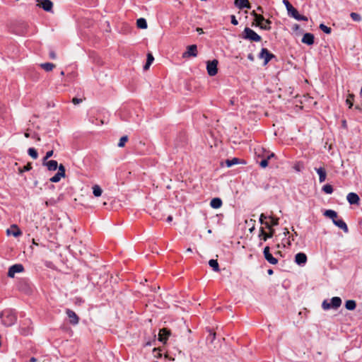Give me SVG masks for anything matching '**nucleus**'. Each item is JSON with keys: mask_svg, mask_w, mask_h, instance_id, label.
<instances>
[{"mask_svg": "<svg viewBox=\"0 0 362 362\" xmlns=\"http://www.w3.org/2000/svg\"><path fill=\"white\" fill-rule=\"evenodd\" d=\"M53 153H54V152H53V151H52V150L47 151V152L46 153L45 156V157L43 158V159H42V162H46V161H47V160H48V159H49L50 157H52V156Z\"/></svg>", "mask_w": 362, "mask_h": 362, "instance_id": "obj_43", "label": "nucleus"}, {"mask_svg": "<svg viewBox=\"0 0 362 362\" xmlns=\"http://www.w3.org/2000/svg\"><path fill=\"white\" fill-rule=\"evenodd\" d=\"M196 30H197V32H198V33H199V34H200V35H201V34H202V33H204L203 29H202V28H197Z\"/></svg>", "mask_w": 362, "mask_h": 362, "instance_id": "obj_56", "label": "nucleus"}, {"mask_svg": "<svg viewBox=\"0 0 362 362\" xmlns=\"http://www.w3.org/2000/svg\"><path fill=\"white\" fill-rule=\"evenodd\" d=\"M28 153L33 159H37L38 157L37 151L34 148H29L28 150Z\"/></svg>", "mask_w": 362, "mask_h": 362, "instance_id": "obj_32", "label": "nucleus"}, {"mask_svg": "<svg viewBox=\"0 0 362 362\" xmlns=\"http://www.w3.org/2000/svg\"><path fill=\"white\" fill-rule=\"evenodd\" d=\"M33 137L35 138L37 141H40V137L37 134H34Z\"/></svg>", "mask_w": 362, "mask_h": 362, "instance_id": "obj_58", "label": "nucleus"}, {"mask_svg": "<svg viewBox=\"0 0 362 362\" xmlns=\"http://www.w3.org/2000/svg\"><path fill=\"white\" fill-rule=\"evenodd\" d=\"M58 173L62 177H64L65 175H66V173H65V167L62 165V164H60L59 166H58Z\"/></svg>", "mask_w": 362, "mask_h": 362, "instance_id": "obj_39", "label": "nucleus"}, {"mask_svg": "<svg viewBox=\"0 0 362 362\" xmlns=\"http://www.w3.org/2000/svg\"><path fill=\"white\" fill-rule=\"evenodd\" d=\"M24 267L21 264H16L10 267L8 272V276L13 278L16 273H20L23 272Z\"/></svg>", "mask_w": 362, "mask_h": 362, "instance_id": "obj_6", "label": "nucleus"}, {"mask_svg": "<svg viewBox=\"0 0 362 362\" xmlns=\"http://www.w3.org/2000/svg\"><path fill=\"white\" fill-rule=\"evenodd\" d=\"M37 6L42 8L45 11H51L53 4L50 0H37Z\"/></svg>", "mask_w": 362, "mask_h": 362, "instance_id": "obj_9", "label": "nucleus"}, {"mask_svg": "<svg viewBox=\"0 0 362 362\" xmlns=\"http://www.w3.org/2000/svg\"><path fill=\"white\" fill-rule=\"evenodd\" d=\"M218 62L217 59H214L212 61H208L206 62V70L207 73L210 76H214L218 73Z\"/></svg>", "mask_w": 362, "mask_h": 362, "instance_id": "obj_4", "label": "nucleus"}, {"mask_svg": "<svg viewBox=\"0 0 362 362\" xmlns=\"http://www.w3.org/2000/svg\"><path fill=\"white\" fill-rule=\"evenodd\" d=\"M299 28H300V26L298 24L293 25V26L292 28L293 31H297Z\"/></svg>", "mask_w": 362, "mask_h": 362, "instance_id": "obj_54", "label": "nucleus"}, {"mask_svg": "<svg viewBox=\"0 0 362 362\" xmlns=\"http://www.w3.org/2000/svg\"><path fill=\"white\" fill-rule=\"evenodd\" d=\"M247 59H248L249 60L252 61H252H254V56H253V54H251V53H250V54H249L247 55Z\"/></svg>", "mask_w": 362, "mask_h": 362, "instance_id": "obj_55", "label": "nucleus"}, {"mask_svg": "<svg viewBox=\"0 0 362 362\" xmlns=\"http://www.w3.org/2000/svg\"><path fill=\"white\" fill-rule=\"evenodd\" d=\"M255 21H257V25L259 26V24H262L264 21H265V18L259 14L258 16H256Z\"/></svg>", "mask_w": 362, "mask_h": 362, "instance_id": "obj_42", "label": "nucleus"}, {"mask_svg": "<svg viewBox=\"0 0 362 362\" xmlns=\"http://www.w3.org/2000/svg\"><path fill=\"white\" fill-rule=\"evenodd\" d=\"M31 169H32V165L30 163H28L23 168H19V173L22 174L24 172L30 170Z\"/></svg>", "mask_w": 362, "mask_h": 362, "instance_id": "obj_38", "label": "nucleus"}, {"mask_svg": "<svg viewBox=\"0 0 362 362\" xmlns=\"http://www.w3.org/2000/svg\"><path fill=\"white\" fill-rule=\"evenodd\" d=\"M37 361V358H35V357H32L30 358L29 362H36Z\"/></svg>", "mask_w": 362, "mask_h": 362, "instance_id": "obj_60", "label": "nucleus"}, {"mask_svg": "<svg viewBox=\"0 0 362 362\" xmlns=\"http://www.w3.org/2000/svg\"><path fill=\"white\" fill-rule=\"evenodd\" d=\"M283 3L286 6L287 11H288V10H290V8L293 7V6L290 4V2L288 0H283Z\"/></svg>", "mask_w": 362, "mask_h": 362, "instance_id": "obj_47", "label": "nucleus"}, {"mask_svg": "<svg viewBox=\"0 0 362 362\" xmlns=\"http://www.w3.org/2000/svg\"><path fill=\"white\" fill-rule=\"evenodd\" d=\"M346 199L350 204H358L360 201L358 195L354 192L349 193Z\"/></svg>", "mask_w": 362, "mask_h": 362, "instance_id": "obj_14", "label": "nucleus"}, {"mask_svg": "<svg viewBox=\"0 0 362 362\" xmlns=\"http://www.w3.org/2000/svg\"><path fill=\"white\" fill-rule=\"evenodd\" d=\"M2 323L7 327L13 325L16 321V316L11 310H4L0 314Z\"/></svg>", "mask_w": 362, "mask_h": 362, "instance_id": "obj_1", "label": "nucleus"}, {"mask_svg": "<svg viewBox=\"0 0 362 362\" xmlns=\"http://www.w3.org/2000/svg\"><path fill=\"white\" fill-rule=\"evenodd\" d=\"M355 109L356 110H358V111H361L362 110V107L359 105H355Z\"/></svg>", "mask_w": 362, "mask_h": 362, "instance_id": "obj_57", "label": "nucleus"}, {"mask_svg": "<svg viewBox=\"0 0 362 362\" xmlns=\"http://www.w3.org/2000/svg\"><path fill=\"white\" fill-rule=\"evenodd\" d=\"M341 305V299L339 297H333L331 299V302H327V300H325L322 303V308L324 310H329L331 308L337 309Z\"/></svg>", "mask_w": 362, "mask_h": 362, "instance_id": "obj_3", "label": "nucleus"}, {"mask_svg": "<svg viewBox=\"0 0 362 362\" xmlns=\"http://www.w3.org/2000/svg\"><path fill=\"white\" fill-rule=\"evenodd\" d=\"M24 135H25V137H27V138L30 137V134H29V133H28V132H25Z\"/></svg>", "mask_w": 362, "mask_h": 362, "instance_id": "obj_63", "label": "nucleus"}, {"mask_svg": "<svg viewBox=\"0 0 362 362\" xmlns=\"http://www.w3.org/2000/svg\"><path fill=\"white\" fill-rule=\"evenodd\" d=\"M350 16L354 21L360 22L361 21V16L357 13L352 12L351 13Z\"/></svg>", "mask_w": 362, "mask_h": 362, "instance_id": "obj_36", "label": "nucleus"}, {"mask_svg": "<svg viewBox=\"0 0 362 362\" xmlns=\"http://www.w3.org/2000/svg\"><path fill=\"white\" fill-rule=\"evenodd\" d=\"M298 13V11L293 6L291 8H290V10H288V16L293 18H295V16H297Z\"/></svg>", "mask_w": 362, "mask_h": 362, "instance_id": "obj_41", "label": "nucleus"}, {"mask_svg": "<svg viewBox=\"0 0 362 362\" xmlns=\"http://www.w3.org/2000/svg\"><path fill=\"white\" fill-rule=\"evenodd\" d=\"M268 218L264 214H262L259 216V222L261 224L264 223L265 220Z\"/></svg>", "mask_w": 362, "mask_h": 362, "instance_id": "obj_48", "label": "nucleus"}, {"mask_svg": "<svg viewBox=\"0 0 362 362\" xmlns=\"http://www.w3.org/2000/svg\"><path fill=\"white\" fill-rule=\"evenodd\" d=\"M235 5L240 9L250 8L251 7L248 0H235Z\"/></svg>", "mask_w": 362, "mask_h": 362, "instance_id": "obj_17", "label": "nucleus"}, {"mask_svg": "<svg viewBox=\"0 0 362 362\" xmlns=\"http://www.w3.org/2000/svg\"><path fill=\"white\" fill-rule=\"evenodd\" d=\"M170 335V331L167 328H163L160 329L158 333V340L164 344L166 343L169 336Z\"/></svg>", "mask_w": 362, "mask_h": 362, "instance_id": "obj_10", "label": "nucleus"}, {"mask_svg": "<svg viewBox=\"0 0 362 362\" xmlns=\"http://www.w3.org/2000/svg\"><path fill=\"white\" fill-rule=\"evenodd\" d=\"M156 335L153 336V341H146L144 344L145 346H151L155 341H156Z\"/></svg>", "mask_w": 362, "mask_h": 362, "instance_id": "obj_51", "label": "nucleus"}, {"mask_svg": "<svg viewBox=\"0 0 362 362\" xmlns=\"http://www.w3.org/2000/svg\"><path fill=\"white\" fill-rule=\"evenodd\" d=\"M42 165L47 167V170L49 171H54L58 168V163L57 160H50L46 162H42Z\"/></svg>", "mask_w": 362, "mask_h": 362, "instance_id": "obj_13", "label": "nucleus"}, {"mask_svg": "<svg viewBox=\"0 0 362 362\" xmlns=\"http://www.w3.org/2000/svg\"><path fill=\"white\" fill-rule=\"evenodd\" d=\"M354 95L353 93H350L348 95L346 103L349 105V108H351L354 105Z\"/></svg>", "mask_w": 362, "mask_h": 362, "instance_id": "obj_30", "label": "nucleus"}, {"mask_svg": "<svg viewBox=\"0 0 362 362\" xmlns=\"http://www.w3.org/2000/svg\"><path fill=\"white\" fill-rule=\"evenodd\" d=\"M269 218L271 220L270 223L272 224V226H276L279 225V218H275V217H272V216H269Z\"/></svg>", "mask_w": 362, "mask_h": 362, "instance_id": "obj_44", "label": "nucleus"}, {"mask_svg": "<svg viewBox=\"0 0 362 362\" xmlns=\"http://www.w3.org/2000/svg\"><path fill=\"white\" fill-rule=\"evenodd\" d=\"M62 178V177L57 173L53 177L49 178V181L52 182H58Z\"/></svg>", "mask_w": 362, "mask_h": 362, "instance_id": "obj_40", "label": "nucleus"}, {"mask_svg": "<svg viewBox=\"0 0 362 362\" xmlns=\"http://www.w3.org/2000/svg\"><path fill=\"white\" fill-rule=\"evenodd\" d=\"M320 29L323 31L324 33H327V34H330L331 33V31H332V29L331 28L329 27H327V25H325V24L323 23H321L319 26Z\"/></svg>", "mask_w": 362, "mask_h": 362, "instance_id": "obj_35", "label": "nucleus"}, {"mask_svg": "<svg viewBox=\"0 0 362 362\" xmlns=\"http://www.w3.org/2000/svg\"><path fill=\"white\" fill-rule=\"evenodd\" d=\"M262 225H264L265 227L269 230V231H271V230H273L272 228V224L267 221L264 222V223H263Z\"/></svg>", "mask_w": 362, "mask_h": 362, "instance_id": "obj_52", "label": "nucleus"}, {"mask_svg": "<svg viewBox=\"0 0 362 362\" xmlns=\"http://www.w3.org/2000/svg\"><path fill=\"white\" fill-rule=\"evenodd\" d=\"M239 161H240V160L238 158H233L231 160H228V159L226 160V166L229 168V167H231L233 165L239 163Z\"/></svg>", "mask_w": 362, "mask_h": 362, "instance_id": "obj_33", "label": "nucleus"}, {"mask_svg": "<svg viewBox=\"0 0 362 362\" xmlns=\"http://www.w3.org/2000/svg\"><path fill=\"white\" fill-rule=\"evenodd\" d=\"M295 19L297 21H307L308 20L305 16L300 15L299 13H297L296 16H295Z\"/></svg>", "mask_w": 362, "mask_h": 362, "instance_id": "obj_45", "label": "nucleus"}, {"mask_svg": "<svg viewBox=\"0 0 362 362\" xmlns=\"http://www.w3.org/2000/svg\"><path fill=\"white\" fill-rule=\"evenodd\" d=\"M243 38L252 42H259L262 40L260 35L247 27H246L243 32Z\"/></svg>", "mask_w": 362, "mask_h": 362, "instance_id": "obj_2", "label": "nucleus"}, {"mask_svg": "<svg viewBox=\"0 0 362 362\" xmlns=\"http://www.w3.org/2000/svg\"><path fill=\"white\" fill-rule=\"evenodd\" d=\"M274 57L275 55L269 52L267 48H262L259 54V58L264 59V65H266Z\"/></svg>", "mask_w": 362, "mask_h": 362, "instance_id": "obj_5", "label": "nucleus"}, {"mask_svg": "<svg viewBox=\"0 0 362 362\" xmlns=\"http://www.w3.org/2000/svg\"><path fill=\"white\" fill-rule=\"evenodd\" d=\"M49 57L52 59H56V54L53 50H51L49 53Z\"/></svg>", "mask_w": 362, "mask_h": 362, "instance_id": "obj_53", "label": "nucleus"}, {"mask_svg": "<svg viewBox=\"0 0 362 362\" xmlns=\"http://www.w3.org/2000/svg\"><path fill=\"white\" fill-rule=\"evenodd\" d=\"M136 25L139 28L146 29L147 28V22L146 19L141 18L137 20Z\"/></svg>", "mask_w": 362, "mask_h": 362, "instance_id": "obj_26", "label": "nucleus"}, {"mask_svg": "<svg viewBox=\"0 0 362 362\" xmlns=\"http://www.w3.org/2000/svg\"><path fill=\"white\" fill-rule=\"evenodd\" d=\"M21 231L16 225H13L11 229L7 230L8 235H12L14 237H18L21 235Z\"/></svg>", "mask_w": 362, "mask_h": 362, "instance_id": "obj_19", "label": "nucleus"}, {"mask_svg": "<svg viewBox=\"0 0 362 362\" xmlns=\"http://www.w3.org/2000/svg\"><path fill=\"white\" fill-rule=\"evenodd\" d=\"M345 307L349 310H354L356 307V303L354 300H348L345 303Z\"/></svg>", "mask_w": 362, "mask_h": 362, "instance_id": "obj_25", "label": "nucleus"}, {"mask_svg": "<svg viewBox=\"0 0 362 362\" xmlns=\"http://www.w3.org/2000/svg\"><path fill=\"white\" fill-rule=\"evenodd\" d=\"M231 18V23L234 25H237L238 24V21H237L235 16L234 15H232L230 16Z\"/></svg>", "mask_w": 362, "mask_h": 362, "instance_id": "obj_49", "label": "nucleus"}, {"mask_svg": "<svg viewBox=\"0 0 362 362\" xmlns=\"http://www.w3.org/2000/svg\"><path fill=\"white\" fill-rule=\"evenodd\" d=\"M187 252H192V249L190 247H189V248L187 249Z\"/></svg>", "mask_w": 362, "mask_h": 362, "instance_id": "obj_64", "label": "nucleus"}, {"mask_svg": "<svg viewBox=\"0 0 362 362\" xmlns=\"http://www.w3.org/2000/svg\"><path fill=\"white\" fill-rule=\"evenodd\" d=\"M222 200L218 198V197H215V198H213L211 200V202H210V206L213 208V209H219L222 206Z\"/></svg>", "mask_w": 362, "mask_h": 362, "instance_id": "obj_21", "label": "nucleus"}, {"mask_svg": "<svg viewBox=\"0 0 362 362\" xmlns=\"http://www.w3.org/2000/svg\"><path fill=\"white\" fill-rule=\"evenodd\" d=\"M251 15L256 18V16H258L259 14H257L255 11H252Z\"/></svg>", "mask_w": 362, "mask_h": 362, "instance_id": "obj_59", "label": "nucleus"}, {"mask_svg": "<svg viewBox=\"0 0 362 362\" xmlns=\"http://www.w3.org/2000/svg\"><path fill=\"white\" fill-rule=\"evenodd\" d=\"M209 266L213 269L215 272H219V265L216 259H210L209 262Z\"/></svg>", "mask_w": 362, "mask_h": 362, "instance_id": "obj_27", "label": "nucleus"}, {"mask_svg": "<svg viewBox=\"0 0 362 362\" xmlns=\"http://www.w3.org/2000/svg\"><path fill=\"white\" fill-rule=\"evenodd\" d=\"M82 99L81 98H74L72 99V103L74 104V105H78L79 103H81L82 102Z\"/></svg>", "mask_w": 362, "mask_h": 362, "instance_id": "obj_50", "label": "nucleus"}, {"mask_svg": "<svg viewBox=\"0 0 362 362\" xmlns=\"http://www.w3.org/2000/svg\"><path fill=\"white\" fill-rule=\"evenodd\" d=\"M264 256L268 262L272 264H276L278 263V260L276 258L274 257L269 252V247L267 246L264 249Z\"/></svg>", "mask_w": 362, "mask_h": 362, "instance_id": "obj_8", "label": "nucleus"}, {"mask_svg": "<svg viewBox=\"0 0 362 362\" xmlns=\"http://www.w3.org/2000/svg\"><path fill=\"white\" fill-rule=\"evenodd\" d=\"M274 153H271L270 155H269L267 156V158H264V159H262L260 163H259V165L262 167V168H266L267 165H268V160L272 158V157H274Z\"/></svg>", "mask_w": 362, "mask_h": 362, "instance_id": "obj_31", "label": "nucleus"}, {"mask_svg": "<svg viewBox=\"0 0 362 362\" xmlns=\"http://www.w3.org/2000/svg\"><path fill=\"white\" fill-rule=\"evenodd\" d=\"M154 61V57L151 52L147 54V59L145 65L144 66V70L146 71L149 69L150 66Z\"/></svg>", "mask_w": 362, "mask_h": 362, "instance_id": "obj_22", "label": "nucleus"}, {"mask_svg": "<svg viewBox=\"0 0 362 362\" xmlns=\"http://www.w3.org/2000/svg\"><path fill=\"white\" fill-rule=\"evenodd\" d=\"M197 54H198V52H197V45H192L187 46V51L182 54V57L183 58H187V57H195L197 56Z\"/></svg>", "mask_w": 362, "mask_h": 362, "instance_id": "obj_7", "label": "nucleus"}, {"mask_svg": "<svg viewBox=\"0 0 362 362\" xmlns=\"http://www.w3.org/2000/svg\"><path fill=\"white\" fill-rule=\"evenodd\" d=\"M272 22L269 19H265L264 21L262 24H259V27L261 29L265 30H271V25Z\"/></svg>", "mask_w": 362, "mask_h": 362, "instance_id": "obj_28", "label": "nucleus"}, {"mask_svg": "<svg viewBox=\"0 0 362 362\" xmlns=\"http://www.w3.org/2000/svg\"><path fill=\"white\" fill-rule=\"evenodd\" d=\"M102 192H103V190L99 185H95L93 186V194L95 197H98L101 196Z\"/></svg>", "mask_w": 362, "mask_h": 362, "instance_id": "obj_29", "label": "nucleus"}, {"mask_svg": "<svg viewBox=\"0 0 362 362\" xmlns=\"http://www.w3.org/2000/svg\"><path fill=\"white\" fill-rule=\"evenodd\" d=\"M40 66L46 71H51L55 67V65L50 62H46L40 64Z\"/></svg>", "mask_w": 362, "mask_h": 362, "instance_id": "obj_24", "label": "nucleus"}, {"mask_svg": "<svg viewBox=\"0 0 362 362\" xmlns=\"http://www.w3.org/2000/svg\"><path fill=\"white\" fill-rule=\"evenodd\" d=\"M324 215L325 216L332 219V221H334V220L337 218V212L333 211V210H331V209L326 210L325 211V213H324Z\"/></svg>", "mask_w": 362, "mask_h": 362, "instance_id": "obj_23", "label": "nucleus"}, {"mask_svg": "<svg viewBox=\"0 0 362 362\" xmlns=\"http://www.w3.org/2000/svg\"><path fill=\"white\" fill-rule=\"evenodd\" d=\"M173 221V216H168V217L167 218V221L168 222H171Z\"/></svg>", "mask_w": 362, "mask_h": 362, "instance_id": "obj_61", "label": "nucleus"}, {"mask_svg": "<svg viewBox=\"0 0 362 362\" xmlns=\"http://www.w3.org/2000/svg\"><path fill=\"white\" fill-rule=\"evenodd\" d=\"M66 313L69 318V322L71 325H76L78 323L79 318L78 315L74 312L73 310L70 309H66Z\"/></svg>", "mask_w": 362, "mask_h": 362, "instance_id": "obj_11", "label": "nucleus"}, {"mask_svg": "<svg viewBox=\"0 0 362 362\" xmlns=\"http://www.w3.org/2000/svg\"><path fill=\"white\" fill-rule=\"evenodd\" d=\"M322 191L326 194H332L333 187L331 185L327 184L322 187Z\"/></svg>", "mask_w": 362, "mask_h": 362, "instance_id": "obj_34", "label": "nucleus"}, {"mask_svg": "<svg viewBox=\"0 0 362 362\" xmlns=\"http://www.w3.org/2000/svg\"><path fill=\"white\" fill-rule=\"evenodd\" d=\"M128 141V136H123L120 138L119 141L118 143V146L122 148L124 147L125 145V143Z\"/></svg>", "mask_w": 362, "mask_h": 362, "instance_id": "obj_37", "label": "nucleus"}, {"mask_svg": "<svg viewBox=\"0 0 362 362\" xmlns=\"http://www.w3.org/2000/svg\"><path fill=\"white\" fill-rule=\"evenodd\" d=\"M160 349L158 348H154L153 352L154 354V356L156 358L161 357L162 354L160 353Z\"/></svg>", "mask_w": 362, "mask_h": 362, "instance_id": "obj_46", "label": "nucleus"}, {"mask_svg": "<svg viewBox=\"0 0 362 362\" xmlns=\"http://www.w3.org/2000/svg\"><path fill=\"white\" fill-rule=\"evenodd\" d=\"M307 256L303 252H298L295 256V262L298 265H303L307 262Z\"/></svg>", "mask_w": 362, "mask_h": 362, "instance_id": "obj_12", "label": "nucleus"}, {"mask_svg": "<svg viewBox=\"0 0 362 362\" xmlns=\"http://www.w3.org/2000/svg\"><path fill=\"white\" fill-rule=\"evenodd\" d=\"M257 10H258L259 11L263 12V8H262L261 6H258V7H257Z\"/></svg>", "mask_w": 362, "mask_h": 362, "instance_id": "obj_62", "label": "nucleus"}, {"mask_svg": "<svg viewBox=\"0 0 362 362\" xmlns=\"http://www.w3.org/2000/svg\"><path fill=\"white\" fill-rule=\"evenodd\" d=\"M274 230H271L269 233H267L263 228H260V233L259 234V238L264 241H266L268 238H272L274 235Z\"/></svg>", "mask_w": 362, "mask_h": 362, "instance_id": "obj_16", "label": "nucleus"}, {"mask_svg": "<svg viewBox=\"0 0 362 362\" xmlns=\"http://www.w3.org/2000/svg\"><path fill=\"white\" fill-rule=\"evenodd\" d=\"M317 173L319 175V181L320 182H323L326 180L327 173L324 168L320 167L319 168H315Z\"/></svg>", "mask_w": 362, "mask_h": 362, "instance_id": "obj_20", "label": "nucleus"}, {"mask_svg": "<svg viewBox=\"0 0 362 362\" xmlns=\"http://www.w3.org/2000/svg\"><path fill=\"white\" fill-rule=\"evenodd\" d=\"M334 224L338 226L339 228L342 229L345 233H348L349 229L346 223L341 219H335L333 221Z\"/></svg>", "mask_w": 362, "mask_h": 362, "instance_id": "obj_18", "label": "nucleus"}, {"mask_svg": "<svg viewBox=\"0 0 362 362\" xmlns=\"http://www.w3.org/2000/svg\"><path fill=\"white\" fill-rule=\"evenodd\" d=\"M302 42L308 45H312L314 43V35L312 33H307L304 34L302 38Z\"/></svg>", "mask_w": 362, "mask_h": 362, "instance_id": "obj_15", "label": "nucleus"}]
</instances>
